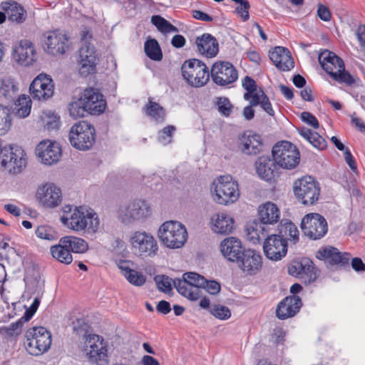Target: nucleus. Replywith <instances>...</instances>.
Instances as JSON below:
<instances>
[{"instance_id":"8fccbe9b","label":"nucleus","mask_w":365,"mask_h":365,"mask_svg":"<svg viewBox=\"0 0 365 365\" xmlns=\"http://www.w3.org/2000/svg\"><path fill=\"white\" fill-rule=\"evenodd\" d=\"M216 105L219 113L225 117H229L233 109V106L230 100L226 97H219L217 98Z\"/></svg>"},{"instance_id":"cd10ccee","label":"nucleus","mask_w":365,"mask_h":365,"mask_svg":"<svg viewBox=\"0 0 365 365\" xmlns=\"http://www.w3.org/2000/svg\"><path fill=\"white\" fill-rule=\"evenodd\" d=\"M119 212L121 216H123V220L125 221L140 220L150 215V207L145 200H135L127 207H121Z\"/></svg>"},{"instance_id":"c756f323","label":"nucleus","mask_w":365,"mask_h":365,"mask_svg":"<svg viewBox=\"0 0 365 365\" xmlns=\"http://www.w3.org/2000/svg\"><path fill=\"white\" fill-rule=\"evenodd\" d=\"M197 51L206 58H213L219 52L217 40L210 34L205 33L195 39Z\"/></svg>"},{"instance_id":"69168bd1","label":"nucleus","mask_w":365,"mask_h":365,"mask_svg":"<svg viewBox=\"0 0 365 365\" xmlns=\"http://www.w3.org/2000/svg\"><path fill=\"white\" fill-rule=\"evenodd\" d=\"M344 158L346 163L348 164L351 170L354 172H356L357 170V166L355 162V159L353 157L350 150L349 148H346L344 152Z\"/></svg>"},{"instance_id":"c85d7f7f","label":"nucleus","mask_w":365,"mask_h":365,"mask_svg":"<svg viewBox=\"0 0 365 365\" xmlns=\"http://www.w3.org/2000/svg\"><path fill=\"white\" fill-rule=\"evenodd\" d=\"M302 305V299L296 295L283 299L277 305L276 316L279 319H286L296 315Z\"/></svg>"},{"instance_id":"a878e982","label":"nucleus","mask_w":365,"mask_h":365,"mask_svg":"<svg viewBox=\"0 0 365 365\" xmlns=\"http://www.w3.org/2000/svg\"><path fill=\"white\" fill-rule=\"evenodd\" d=\"M13 58L21 66H29L36 61V52L33 43L23 40L15 46Z\"/></svg>"},{"instance_id":"f03ea898","label":"nucleus","mask_w":365,"mask_h":365,"mask_svg":"<svg viewBox=\"0 0 365 365\" xmlns=\"http://www.w3.org/2000/svg\"><path fill=\"white\" fill-rule=\"evenodd\" d=\"M61 220L70 229L77 232L84 231L87 234L96 233L100 225L97 214L83 207H76L70 217L63 215Z\"/></svg>"},{"instance_id":"2f4dec72","label":"nucleus","mask_w":365,"mask_h":365,"mask_svg":"<svg viewBox=\"0 0 365 365\" xmlns=\"http://www.w3.org/2000/svg\"><path fill=\"white\" fill-rule=\"evenodd\" d=\"M220 251L225 258L233 262L239 261L244 252L241 241L235 237L224 239L220 243Z\"/></svg>"},{"instance_id":"f3484780","label":"nucleus","mask_w":365,"mask_h":365,"mask_svg":"<svg viewBox=\"0 0 365 365\" xmlns=\"http://www.w3.org/2000/svg\"><path fill=\"white\" fill-rule=\"evenodd\" d=\"M45 50L52 55H61L69 48L70 42L66 34L58 29L45 34Z\"/></svg>"},{"instance_id":"e2e57ef3","label":"nucleus","mask_w":365,"mask_h":365,"mask_svg":"<svg viewBox=\"0 0 365 365\" xmlns=\"http://www.w3.org/2000/svg\"><path fill=\"white\" fill-rule=\"evenodd\" d=\"M317 15L319 18L324 21H329L331 19V14L329 9L322 4L318 5Z\"/></svg>"},{"instance_id":"7ed1b4c3","label":"nucleus","mask_w":365,"mask_h":365,"mask_svg":"<svg viewBox=\"0 0 365 365\" xmlns=\"http://www.w3.org/2000/svg\"><path fill=\"white\" fill-rule=\"evenodd\" d=\"M22 343L29 354L41 356L47 352L51 346V333L44 327H30L25 331Z\"/></svg>"},{"instance_id":"20e7f679","label":"nucleus","mask_w":365,"mask_h":365,"mask_svg":"<svg viewBox=\"0 0 365 365\" xmlns=\"http://www.w3.org/2000/svg\"><path fill=\"white\" fill-rule=\"evenodd\" d=\"M210 192L212 200L222 205L235 202L240 194L237 182L230 175H220L215 179Z\"/></svg>"},{"instance_id":"a211bd4d","label":"nucleus","mask_w":365,"mask_h":365,"mask_svg":"<svg viewBox=\"0 0 365 365\" xmlns=\"http://www.w3.org/2000/svg\"><path fill=\"white\" fill-rule=\"evenodd\" d=\"M30 94L34 99L47 100L54 93V85L49 76L41 73L31 82L29 86Z\"/></svg>"},{"instance_id":"09e8293b","label":"nucleus","mask_w":365,"mask_h":365,"mask_svg":"<svg viewBox=\"0 0 365 365\" xmlns=\"http://www.w3.org/2000/svg\"><path fill=\"white\" fill-rule=\"evenodd\" d=\"M151 22L162 33L177 31V28L163 18L161 16L155 15L151 17Z\"/></svg>"},{"instance_id":"13d9d810","label":"nucleus","mask_w":365,"mask_h":365,"mask_svg":"<svg viewBox=\"0 0 365 365\" xmlns=\"http://www.w3.org/2000/svg\"><path fill=\"white\" fill-rule=\"evenodd\" d=\"M240 5L237 6L235 9V12L238 16H240L243 21H246L250 18L249 10L250 9V5L248 1L244 0L242 1Z\"/></svg>"},{"instance_id":"39448f33","label":"nucleus","mask_w":365,"mask_h":365,"mask_svg":"<svg viewBox=\"0 0 365 365\" xmlns=\"http://www.w3.org/2000/svg\"><path fill=\"white\" fill-rule=\"evenodd\" d=\"M319 62L323 70L331 78L339 83L351 85L354 79L349 73L346 71L343 60L335 53L324 50L319 54Z\"/></svg>"},{"instance_id":"ddd939ff","label":"nucleus","mask_w":365,"mask_h":365,"mask_svg":"<svg viewBox=\"0 0 365 365\" xmlns=\"http://www.w3.org/2000/svg\"><path fill=\"white\" fill-rule=\"evenodd\" d=\"M301 229L304 235L309 240H318L327 235L329 227L324 216L319 213L311 212L303 217Z\"/></svg>"},{"instance_id":"6e6552de","label":"nucleus","mask_w":365,"mask_h":365,"mask_svg":"<svg viewBox=\"0 0 365 365\" xmlns=\"http://www.w3.org/2000/svg\"><path fill=\"white\" fill-rule=\"evenodd\" d=\"M128 242L133 254L138 257H153L158 254V242L148 232L135 231L130 235Z\"/></svg>"},{"instance_id":"9d476101","label":"nucleus","mask_w":365,"mask_h":365,"mask_svg":"<svg viewBox=\"0 0 365 365\" xmlns=\"http://www.w3.org/2000/svg\"><path fill=\"white\" fill-rule=\"evenodd\" d=\"M159 237L165 246L176 249L184 245L187 233L185 227L180 222L167 221L160 227Z\"/></svg>"},{"instance_id":"393cba45","label":"nucleus","mask_w":365,"mask_h":365,"mask_svg":"<svg viewBox=\"0 0 365 365\" xmlns=\"http://www.w3.org/2000/svg\"><path fill=\"white\" fill-rule=\"evenodd\" d=\"M240 269L249 275L257 274L262 267V257L254 250H244L240 260L236 262Z\"/></svg>"},{"instance_id":"bf43d9fd","label":"nucleus","mask_w":365,"mask_h":365,"mask_svg":"<svg viewBox=\"0 0 365 365\" xmlns=\"http://www.w3.org/2000/svg\"><path fill=\"white\" fill-rule=\"evenodd\" d=\"M22 326V319H19L16 322L11 323L9 327H4V330L9 336H18L21 332Z\"/></svg>"},{"instance_id":"f257e3e1","label":"nucleus","mask_w":365,"mask_h":365,"mask_svg":"<svg viewBox=\"0 0 365 365\" xmlns=\"http://www.w3.org/2000/svg\"><path fill=\"white\" fill-rule=\"evenodd\" d=\"M280 217V209L275 203L266 202L260 205L257 209V220L247 228L248 240L253 244L259 243L277 226Z\"/></svg>"},{"instance_id":"7c9ffc66","label":"nucleus","mask_w":365,"mask_h":365,"mask_svg":"<svg viewBox=\"0 0 365 365\" xmlns=\"http://www.w3.org/2000/svg\"><path fill=\"white\" fill-rule=\"evenodd\" d=\"M269 58L279 70L283 71H290L294 66L290 51L282 46H276L270 51Z\"/></svg>"},{"instance_id":"bb28decb","label":"nucleus","mask_w":365,"mask_h":365,"mask_svg":"<svg viewBox=\"0 0 365 365\" xmlns=\"http://www.w3.org/2000/svg\"><path fill=\"white\" fill-rule=\"evenodd\" d=\"M37 200L46 207H56L61 202V189L53 184H45L40 187L36 192Z\"/></svg>"},{"instance_id":"338daca9","label":"nucleus","mask_w":365,"mask_h":365,"mask_svg":"<svg viewBox=\"0 0 365 365\" xmlns=\"http://www.w3.org/2000/svg\"><path fill=\"white\" fill-rule=\"evenodd\" d=\"M192 16L202 21L211 22L213 21V18L211 16L200 10H193L192 11Z\"/></svg>"},{"instance_id":"864d4df0","label":"nucleus","mask_w":365,"mask_h":365,"mask_svg":"<svg viewBox=\"0 0 365 365\" xmlns=\"http://www.w3.org/2000/svg\"><path fill=\"white\" fill-rule=\"evenodd\" d=\"M210 312L217 319L220 320L228 319L231 317L230 309L224 305H215L210 309Z\"/></svg>"},{"instance_id":"6ab92c4d","label":"nucleus","mask_w":365,"mask_h":365,"mask_svg":"<svg viewBox=\"0 0 365 365\" xmlns=\"http://www.w3.org/2000/svg\"><path fill=\"white\" fill-rule=\"evenodd\" d=\"M237 147L245 155H257L263 150V139L253 130H245L239 137Z\"/></svg>"},{"instance_id":"f8f14e48","label":"nucleus","mask_w":365,"mask_h":365,"mask_svg":"<svg viewBox=\"0 0 365 365\" xmlns=\"http://www.w3.org/2000/svg\"><path fill=\"white\" fill-rule=\"evenodd\" d=\"M182 279L174 281L178 292L183 297L197 300L202 296V287L205 285V278L195 272L183 274Z\"/></svg>"},{"instance_id":"4c0bfd02","label":"nucleus","mask_w":365,"mask_h":365,"mask_svg":"<svg viewBox=\"0 0 365 365\" xmlns=\"http://www.w3.org/2000/svg\"><path fill=\"white\" fill-rule=\"evenodd\" d=\"M63 237L59 240L58 245L51 247L50 252L52 257L61 263L69 264L73 261V257L71 250L67 245L62 243Z\"/></svg>"},{"instance_id":"b1692460","label":"nucleus","mask_w":365,"mask_h":365,"mask_svg":"<svg viewBox=\"0 0 365 365\" xmlns=\"http://www.w3.org/2000/svg\"><path fill=\"white\" fill-rule=\"evenodd\" d=\"M86 356L91 363L103 361L107 357V346L102 336L89 335L86 341Z\"/></svg>"},{"instance_id":"c03bdc74","label":"nucleus","mask_w":365,"mask_h":365,"mask_svg":"<svg viewBox=\"0 0 365 365\" xmlns=\"http://www.w3.org/2000/svg\"><path fill=\"white\" fill-rule=\"evenodd\" d=\"M31 100L29 96L22 95L18 98L16 103V115L19 118L27 117L31 110Z\"/></svg>"},{"instance_id":"49530a36","label":"nucleus","mask_w":365,"mask_h":365,"mask_svg":"<svg viewBox=\"0 0 365 365\" xmlns=\"http://www.w3.org/2000/svg\"><path fill=\"white\" fill-rule=\"evenodd\" d=\"M41 120L48 130L58 129L60 126V117L52 111L43 112Z\"/></svg>"},{"instance_id":"a18cd8bd","label":"nucleus","mask_w":365,"mask_h":365,"mask_svg":"<svg viewBox=\"0 0 365 365\" xmlns=\"http://www.w3.org/2000/svg\"><path fill=\"white\" fill-rule=\"evenodd\" d=\"M12 125V113L11 109L0 104V135L6 134Z\"/></svg>"},{"instance_id":"423d86ee","label":"nucleus","mask_w":365,"mask_h":365,"mask_svg":"<svg viewBox=\"0 0 365 365\" xmlns=\"http://www.w3.org/2000/svg\"><path fill=\"white\" fill-rule=\"evenodd\" d=\"M96 129L86 120L74 123L69 131L68 140L71 145L77 150H90L96 142Z\"/></svg>"},{"instance_id":"052dcab7","label":"nucleus","mask_w":365,"mask_h":365,"mask_svg":"<svg viewBox=\"0 0 365 365\" xmlns=\"http://www.w3.org/2000/svg\"><path fill=\"white\" fill-rule=\"evenodd\" d=\"M220 284L217 281L207 280L206 279L205 285L202 287V290L205 289L206 292L212 295L218 294L220 291Z\"/></svg>"},{"instance_id":"9b49d317","label":"nucleus","mask_w":365,"mask_h":365,"mask_svg":"<svg viewBox=\"0 0 365 365\" xmlns=\"http://www.w3.org/2000/svg\"><path fill=\"white\" fill-rule=\"evenodd\" d=\"M181 71L185 80L192 86L201 87L210 79V71L205 63L196 59H189L182 65Z\"/></svg>"},{"instance_id":"4468645a","label":"nucleus","mask_w":365,"mask_h":365,"mask_svg":"<svg viewBox=\"0 0 365 365\" xmlns=\"http://www.w3.org/2000/svg\"><path fill=\"white\" fill-rule=\"evenodd\" d=\"M288 273L293 277L299 278L307 284L317 279L319 270L310 259L303 257L292 262L288 267Z\"/></svg>"},{"instance_id":"2eb2a0df","label":"nucleus","mask_w":365,"mask_h":365,"mask_svg":"<svg viewBox=\"0 0 365 365\" xmlns=\"http://www.w3.org/2000/svg\"><path fill=\"white\" fill-rule=\"evenodd\" d=\"M210 76L212 81L220 86H227L238 79L236 68L228 61H219L211 67Z\"/></svg>"},{"instance_id":"5701e85b","label":"nucleus","mask_w":365,"mask_h":365,"mask_svg":"<svg viewBox=\"0 0 365 365\" xmlns=\"http://www.w3.org/2000/svg\"><path fill=\"white\" fill-rule=\"evenodd\" d=\"M98 58L93 46L84 43L79 49V73L87 77L96 71Z\"/></svg>"},{"instance_id":"6e6d98bb","label":"nucleus","mask_w":365,"mask_h":365,"mask_svg":"<svg viewBox=\"0 0 365 365\" xmlns=\"http://www.w3.org/2000/svg\"><path fill=\"white\" fill-rule=\"evenodd\" d=\"M126 279L133 285L140 287L146 282V277L141 272L134 270L128 275Z\"/></svg>"},{"instance_id":"412c9836","label":"nucleus","mask_w":365,"mask_h":365,"mask_svg":"<svg viewBox=\"0 0 365 365\" xmlns=\"http://www.w3.org/2000/svg\"><path fill=\"white\" fill-rule=\"evenodd\" d=\"M81 101L91 115H100L106 108V101L103 95L94 88H86L81 96Z\"/></svg>"},{"instance_id":"58836bf2","label":"nucleus","mask_w":365,"mask_h":365,"mask_svg":"<svg viewBox=\"0 0 365 365\" xmlns=\"http://www.w3.org/2000/svg\"><path fill=\"white\" fill-rule=\"evenodd\" d=\"M298 133L314 148L319 150H324L327 146L326 140L316 131H313L306 127H302L298 129Z\"/></svg>"},{"instance_id":"680f3d73","label":"nucleus","mask_w":365,"mask_h":365,"mask_svg":"<svg viewBox=\"0 0 365 365\" xmlns=\"http://www.w3.org/2000/svg\"><path fill=\"white\" fill-rule=\"evenodd\" d=\"M301 119L303 122L309 125L314 129H317L319 127V123L317 118L309 112L304 111L302 113Z\"/></svg>"},{"instance_id":"473e14b6","label":"nucleus","mask_w":365,"mask_h":365,"mask_svg":"<svg viewBox=\"0 0 365 365\" xmlns=\"http://www.w3.org/2000/svg\"><path fill=\"white\" fill-rule=\"evenodd\" d=\"M256 170L259 176L266 181H271L278 175L274 159L268 156L259 157L255 163Z\"/></svg>"},{"instance_id":"603ef678","label":"nucleus","mask_w":365,"mask_h":365,"mask_svg":"<svg viewBox=\"0 0 365 365\" xmlns=\"http://www.w3.org/2000/svg\"><path fill=\"white\" fill-rule=\"evenodd\" d=\"M36 235L37 237L52 241L56 239V232L49 226L41 225L36 230Z\"/></svg>"},{"instance_id":"ea45409f","label":"nucleus","mask_w":365,"mask_h":365,"mask_svg":"<svg viewBox=\"0 0 365 365\" xmlns=\"http://www.w3.org/2000/svg\"><path fill=\"white\" fill-rule=\"evenodd\" d=\"M145 114L155 122L161 123L165 120V110L159 103L149 98L148 103L143 108Z\"/></svg>"},{"instance_id":"f704fd0d","label":"nucleus","mask_w":365,"mask_h":365,"mask_svg":"<svg viewBox=\"0 0 365 365\" xmlns=\"http://www.w3.org/2000/svg\"><path fill=\"white\" fill-rule=\"evenodd\" d=\"M212 230L216 233L227 235L232 232L234 228L235 221L228 215L220 212L215 214L212 217Z\"/></svg>"},{"instance_id":"3c124183","label":"nucleus","mask_w":365,"mask_h":365,"mask_svg":"<svg viewBox=\"0 0 365 365\" xmlns=\"http://www.w3.org/2000/svg\"><path fill=\"white\" fill-rule=\"evenodd\" d=\"M176 128L174 125H167L158 132V140L166 145L172 142V138Z\"/></svg>"},{"instance_id":"aec40b11","label":"nucleus","mask_w":365,"mask_h":365,"mask_svg":"<svg viewBox=\"0 0 365 365\" xmlns=\"http://www.w3.org/2000/svg\"><path fill=\"white\" fill-rule=\"evenodd\" d=\"M36 154L42 163L51 165L59 160L62 151L57 142L44 140L37 145Z\"/></svg>"},{"instance_id":"774afa93","label":"nucleus","mask_w":365,"mask_h":365,"mask_svg":"<svg viewBox=\"0 0 365 365\" xmlns=\"http://www.w3.org/2000/svg\"><path fill=\"white\" fill-rule=\"evenodd\" d=\"M351 124L358 130H359L361 133H365V124L364 123V121L358 118L356 115V113H354L351 115Z\"/></svg>"},{"instance_id":"4d7b16f0","label":"nucleus","mask_w":365,"mask_h":365,"mask_svg":"<svg viewBox=\"0 0 365 365\" xmlns=\"http://www.w3.org/2000/svg\"><path fill=\"white\" fill-rule=\"evenodd\" d=\"M261 94H259V105L261 106L262 108L269 115L273 116L274 115V110L272 108V106L269 101V98L264 93V91H260Z\"/></svg>"},{"instance_id":"4be33fe9","label":"nucleus","mask_w":365,"mask_h":365,"mask_svg":"<svg viewBox=\"0 0 365 365\" xmlns=\"http://www.w3.org/2000/svg\"><path fill=\"white\" fill-rule=\"evenodd\" d=\"M317 259L323 260L330 265L345 267L349 265L351 255L349 252H341L332 246L327 245L321 247L316 252Z\"/></svg>"},{"instance_id":"0e129e2a","label":"nucleus","mask_w":365,"mask_h":365,"mask_svg":"<svg viewBox=\"0 0 365 365\" xmlns=\"http://www.w3.org/2000/svg\"><path fill=\"white\" fill-rule=\"evenodd\" d=\"M356 36L361 51L365 55V25H360L356 30Z\"/></svg>"},{"instance_id":"0eeeda50","label":"nucleus","mask_w":365,"mask_h":365,"mask_svg":"<svg viewBox=\"0 0 365 365\" xmlns=\"http://www.w3.org/2000/svg\"><path fill=\"white\" fill-rule=\"evenodd\" d=\"M293 192L299 203L305 206H310L319 200L321 187L319 183L314 178L305 175L294 182Z\"/></svg>"},{"instance_id":"72a5a7b5","label":"nucleus","mask_w":365,"mask_h":365,"mask_svg":"<svg viewBox=\"0 0 365 365\" xmlns=\"http://www.w3.org/2000/svg\"><path fill=\"white\" fill-rule=\"evenodd\" d=\"M1 8L8 16V19L14 22L22 23L26 17L24 8L14 1H5L1 3Z\"/></svg>"},{"instance_id":"c9c22d12","label":"nucleus","mask_w":365,"mask_h":365,"mask_svg":"<svg viewBox=\"0 0 365 365\" xmlns=\"http://www.w3.org/2000/svg\"><path fill=\"white\" fill-rule=\"evenodd\" d=\"M278 235L286 239V242L290 241L293 244L298 242L299 232L297 227L292 221L282 220L277 225Z\"/></svg>"},{"instance_id":"1a4fd4ad","label":"nucleus","mask_w":365,"mask_h":365,"mask_svg":"<svg viewBox=\"0 0 365 365\" xmlns=\"http://www.w3.org/2000/svg\"><path fill=\"white\" fill-rule=\"evenodd\" d=\"M272 155L277 166L287 170L296 168L300 160L296 145L286 140L276 143L272 149Z\"/></svg>"},{"instance_id":"37998d69","label":"nucleus","mask_w":365,"mask_h":365,"mask_svg":"<svg viewBox=\"0 0 365 365\" xmlns=\"http://www.w3.org/2000/svg\"><path fill=\"white\" fill-rule=\"evenodd\" d=\"M144 51L146 56L151 60L160 61L163 53L158 41L155 38H148L145 42Z\"/></svg>"},{"instance_id":"a19ab883","label":"nucleus","mask_w":365,"mask_h":365,"mask_svg":"<svg viewBox=\"0 0 365 365\" xmlns=\"http://www.w3.org/2000/svg\"><path fill=\"white\" fill-rule=\"evenodd\" d=\"M18 83L11 78L1 80L0 85V96L8 101H13L18 95Z\"/></svg>"},{"instance_id":"de8ad7c7","label":"nucleus","mask_w":365,"mask_h":365,"mask_svg":"<svg viewBox=\"0 0 365 365\" xmlns=\"http://www.w3.org/2000/svg\"><path fill=\"white\" fill-rule=\"evenodd\" d=\"M68 111L70 115L73 118H83L88 114V110L81 97L69 104Z\"/></svg>"},{"instance_id":"79ce46f5","label":"nucleus","mask_w":365,"mask_h":365,"mask_svg":"<svg viewBox=\"0 0 365 365\" xmlns=\"http://www.w3.org/2000/svg\"><path fill=\"white\" fill-rule=\"evenodd\" d=\"M62 243L67 245L71 252L84 253L88 249V244L82 238L74 236L63 237Z\"/></svg>"},{"instance_id":"5fc2aeb1","label":"nucleus","mask_w":365,"mask_h":365,"mask_svg":"<svg viewBox=\"0 0 365 365\" xmlns=\"http://www.w3.org/2000/svg\"><path fill=\"white\" fill-rule=\"evenodd\" d=\"M155 281L158 289L165 293H168L172 290L171 279L165 275H157L155 277Z\"/></svg>"},{"instance_id":"dca6fc26","label":"nucleus","mask_w":365,"mask_h":365,"mask_svg":"<svg viewBox=\"0 0 365 365\" xmlns=\"http://www.w3.org/2000/svg\"><path fill=\"white\" fill-rule=\"evenodd\" d=\"M264 238L263 250L268 259L278 261L287 255L288 245L286 239L278 234H268Z\"/></svg>"},{"instance_id":"e433bc0d","label":"nucleus","mask_w":365,"mask_h":365,"mask_svg":"<svg viewBox=\"0 0 365 365\" xmlns=\"http://www.w3.org/2000/svg\"><path fill=\"white\" fill-rule=\"evenodd\" d=\"M242 87L247 91L244 94L245 100H250L252 106L259 105V94L260 91H264L261 88H258L255 81L250 76H245L242 82Z\"/></svg>"}]
</instances>
